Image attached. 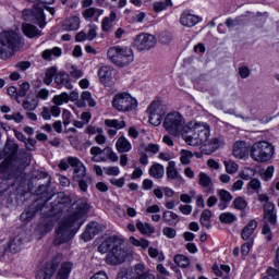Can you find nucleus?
<instances>
[{
    "mask_svg": "<svg viewBox=\"0 0 279 279\" xmlns=\"http://www.w3.org/2000/svg\"><path fill=\"white\" fill-rule=\"evenodd\" d=\"M62 120L63 125L66 128L68 125H71V121H73V113L71 111L63 109L62 111Z\"/></svg>",
    "mask_w": 279,
    "mask_h": 279,
    "instance_id": "nucleus-53",
    "label": "nucleus"
},
{
    "mask_svg": "<svg viewBox=\"0 0 279 279\" xmlns=\"http://www.w3.org/2000/svg\"><path fill=\"white\" fill-rule=\"evenodd\" d=\"M62 29L63 32H76V29H80V17L66 19L62 24Z\"/></svg>",
    "mask_w": 279,
    "mask_h": 279,
    "instance_id": "nucleus-29",
    "label": "nucleus"
},
{
    "mask_svg": "<svg viewBox=\"0 0 279 279\" xmlns=\"http://www.w3.org/2000/svg\"><path fill=\"white\" fill-rule=\"evenodd\" d=\"M162 219L168 226H178L180 223V216L173 211H163Z\"/></svg>",
    "mask_w": 279,
    "mask_h": 279,
    "instance_id": "nucleus-31",
    "label": "nucleus"
},
{
    "mask_svg": "<svg viewBox=\"0 0 279 279\" xmlns=\"http://www.w3.org/2000/svg\"><path fill=\"white\" fill-rule=\"evenodd\" d=\"M105 125L107 128H113L114 130H123L125 128V121L118 119H107L105 120Z\"/></svg>",
    "mask_w": 279,
    "mask_h": 279,
    "instance_id": "nucleus-41",
    "label": "nucleus"
},
{
    "mask_svg": "<svg viewBox=\"0 0 279 279\" xmlns=\"http://www.w3.org/2000/svg\"><path fill=\"white\" fill-rule=\"evenodd\" d=\"M45 206V203L39 204L38 201H36L33 205L28 207L25 213L21 214L20 219L21 221H32L34 217H36V214L38 210H43V207Z\"/></svg>",
    "mask_w": 279,
    "mask_h": 279,
    "instance_id": "nucleus-24",
    "label": "nucleus"
},
{
    "mask_svg": "<svg viewBox=\"0 0 279 279\" xmlns=\"http://www.w3.org/2000/svg\"><path fill=\"white\" fill-rule=\"evenodd\" d=\"M105 150L99 148V146H93L89 150V154L93 156L92 161L93 162H104L106 158L101 157V154H104Z\"/></svg>",
    "mask_w": 279,
    "mask_h": 279,
    "instance_id": "nucleus-36",
    "label": "nucleus"
},
{
    "mask_svg": "<svg viewBox=\"0 0 279 279\" xmlns=\"http://www.w3.org/2000/svg\"><path fill=\"white\" fill-rule=\"evenodd\" d=\"M107 56L116 66H128L134 62V51L128 46H113L107 51Z\"/></svg>",
    "mask_w": 279,
    "mask_h": 279,
    "instance_id": "nucleus-7",
    "label": "nucleus"
},
{
    "mask_svg": "<svg viewBox=\"0 0 279 279\" xmlns=\"http://www.w3.org/2000/svg\"><path fill=\"white\" fill-rule=\"evenodd\" d=\"M117 279H156L154 274L145 270V264L140 263L133 267L121 269Z\"/></svg>",
    "mask_w": 279,
    "mask_h": 279,
    "instance_id": "nucleus-11",
    "label": "nucleus"
},
{
    "mask_svg": "<svg viewBox=\"0 0 279 279\" xmlns=\"http://www.w3.org/2000/svg\"><path fill=\"white\" fill-rule=\"evenodd\" d=\"M233 208H235V210H245V208H247V201L242 196L234 198Z\"/></svg>",
    "mask_w": 279,
    "mask_h": 279,
    "instance_id": "nucleus-47",
    "label": "nucleus"
},
{
    "mask_svg": "<svg viewBox=\"0 0 279 279\" xmlns=\"http://www.w3.org/2000/svg\"><path fill=\"white\" fill-rule=\"evenodd\" d=\"M62 56V48L60 47H54L52 49H46L41 53V58L44 60H51V58H60Z\"/></svg>",
    "mask_w": 279,
    "mask_h": 279,
    "instance_id": "nucleus-33",
    "label": "nucleus"
},
{
    "mask_svg": "<svg viewBox=\"0 0 279 279\" xmlns=\"http://www.w3.org/2000/svg\"><path fill=\"white\" fill-rule=\"evenodd\" d=\"M173 40V35L169 32H163L159 35V43L161 45H170V43Z\"/></svg>",
    "mask_w": 279,
    "mask_h": 279,
    "instance_id": "nucleus-50",
    "label": "nucleus"
},
{
    "mask_svg": "<svg viewBox=\"0 0 279 279\" xmlns=\"http://www.w3.org/2000/svg\"><path fill=\"white\" fill-rule=\"evenodd\" d=\"M210 138V126L204 122L189 123L187 131L183 134V141L192 147L206 145Z\"/></svg>",
    "mask_w": 279,
    "mask_h": 279,
    "instance_id": "nucleus-4",
    "label": "nucleus"
},
{
    "mask_svg": "<svg viewBox=\"0 0 279 279\" xmlns=\"http://www.w3.org/2000/svg\"><path fill=\"white\" fill-rule=\"evenodd\" d=\"M163 236H167V239H175V235L178 234V231L171 227H166L162 230Z\"/></svg>",
    "mask_w": 279,
    "mask_h": 279,
    "instance_id": "nucleus-57",
    "label": "nucleus"
},
{
    "mask_svg": "<svg viewBox=\"0 0 279 279\" xmlns=\"http://www.w3.org/2000/svg\"><path fill=\"white\" fill-rule=\"evenodd\" d=\"M117 20V13L114 11H111L109 14V17H104L101 29L102 32H110L112 29V23Z\"/></svg>",
    "mask_w": 279,
    "mask_h": 279,
    "instance_id": "nucleus-35",
    "label": "nucleus"
},
{
    "mask_svg": "<svg viewBox=\"0 0 279 279\" xmlns=\"http://www.w3.org/2000/svg\"><path fill=\"white\" fill-rule=\"evenodd\" d=\"M264 221H266V225L270 223V226L278 223V214L274 203H266L264 205Z\"/></svg>",
    "mask_w": 279,
    "mask_h": 279,
    "instance_id": "nucleus-16",
    "label": "nucleus"
},
{
    "mask_svg": "<svg viewBox=\"0 0 279 279\" xmlns=\"http://www.w3.org/2000/svg\"><path fill=\"white\" fill-rule=\"evenodd\" d=\"M37 99H41L43 101H47L49 99V89L41 88L37 93Z\"/></svg>",
    "mask_w": 279,
    "mask_h": 279,
    "instance_id": "nucleus-64",
    "label": "nucleus"
},
{
    "mask_svg": "<svg viewBox=\"0 0 279 279\" xmlns=\"http://www.w3.org/2000/svg\"><path fill=\"white\" fill-rule=\"evenodd\" d=\"M83 101H87L89 108H95L97 102L93 99V94L88 90H85L81 94Z\"/></svg>",
    "mask_w": 279,
    "mask_h": 279,
    "instance_id": "nucleus-48",
    "label": "nucleus"
},
{
    "mask_svg": "<svg viewBox=\"0 0 279 279\" xmlns=\"http://www.w3.org/2000/svg\"><path fill=\"white\" fill-rule=\"evenodd\" d=\"M123 245H125L123 238L111 235L98 246V252L100 254H108V251L111 250L106 257V263L108 265H121L128 258V252L123 248Z\"/></svg>",
    "mask_w": 279,
    "mask_h": 279,
    "instance_id": "nucleus-3",
    "label": "nucleus"
},
{
    "mask_svg": "<svg viewBox=\"0 0 279 279\" xmlns=\"http://www.w3.org/2000/svg\"><path fill=\"white\" fill-rule=\"evenodd\" d=\"M23 241H25V233L11 236L7 243L9 252L16 254L23 247Z\"/></svg>",
    "mask_w": 279,
    "mask_h": 279,
    "instance_id": "nucleus-21",
    "label": "nucleus"
},
{
    "mask_svg": "<svg viewBox=\"0 0 279 279\" xmlns=\"http://www.w3.org/2000/svg\"><path fill=\"white\" fill-rule=\"evenodd\" d=\"M112 108L118 112H132L138 108V100L129 93H118L112 99Z\"/></svg>",
    "mask_w": 279,
    "mask_h": 279,
    "instance_id": "nucleus-10",
    "label": "nucleus"
},
{
    "mask_svg": "<svg viewBox=\"0 0 279 279\" xmlns=\"http://www.w3.org/2000/svg\"><path fill=\"white\" fill-rule=\"evenodd\" d=\"M158 40L156 36L149 33H141L134 37L133 47L136 48L137 51H150L156 47Z\"/></svg>",
    "mask_w": 279,
    "mask_h": 279,
    "instance_id": "nucleus-12",
    "label": "nucleus"
},
{
    "mask_svg": "<svg viewBox=\"0 0 279 279\" xmlns=\"http://www.w3.org/2000/svg\"><path fill=\"white\" fill-rule=\"evenodd\" d=\"M38 99L37 98H33L32 100H28L27 98L23 100L22 102V107L24 110H26V112H34V110H36V108H38Z\"/></svg>",
    "mask_w": 279,
    "mask_h": 279,
    "instance_id": "nucleus-40",
    "label": "nucleus"
},
{
    "mask_svg": "<svg viewBox=\"0 0 279 279\" xmlns=\"http://www.w3.org/2000/svg\"><path fill=\"white\" fill-rule=\"evenodd\" d=\"M136 228L142 234H154L156 232V229L151 225L144 223L141 220L136 222Z\"/></svg>",
    "mask_w": 279,
    "mask_h": 279,
    "instance_id": "nucleus-38",
    "label": "nucleus"
},
{
    "mask_svg": "<svg viewBox=\"0 0 279 279\" xmlns=\"http://www.w3.org/2000/svg\"><path fill=\"white\" fill-rule=\"evenodd\" d=\"M163 128L172 136H182L184 138V133L189 130V124L184 120V117L180 112L174 111L166 116L163 120Z\"/></svg>",
    "mask_w": 279,
    "mask_h": 279,
    "instance_id": "nucleus-6",
    "label": "nucleus"
},
{
    "mask_svg": "<svg viewBox=\"0 0 279 279\" xmlns=\"http://www.w3.org/2000/svg\"><path fill=\"white\" fill-rule=\"evenodd\" d=\"M29 88H32V85H29L28 82H24L20 85V89L17 90V94L20 97H25L27 93H29Z\"/></svg>",
    "mask_w": 279,
    "mask_h": 279,
    "instance_id": "nucleus-55",
    "label": "nucleus"
},
{
    "mask_svg": "<svg viewBox=\"0 0 279 279\" xmlns=\"http://www.w3.org/2000/svg\"><path fill=\"white\" fill-rule=\"evenodd\" d=\"M112 68L110 65H104L101 68H99L98 70V77H99V82L100 84H102V86H113L114 85V81H112Z\"/></svg>",
    "mask_w": 279,
    "mask_h": 279,
    "instance_id": "nucleus-17",
    "label": "nucleus"
},
{
    "mask_svg": "<svg viewBox=\"0 0 279 279\" xmlns=\"http://www.w3.org/2000/svg\"><path fill=\"white\" fill-rule=\"evenodd\" d=\"M116 148L120 154H128V151H132V143L125 136H120L116 143Z\"/></svg>",
    "mask_w": 279,
    "mask_h": 279,
    "instance_id": "nucleus-28",
    "label": "nucleus"
},
{
    "mask_svg": "<svg viewBox=\"0 0 279 279\" xmlns=\"http://www.w3.org/2000/svg\"><path fill=\"white\" fill-rule=\"evenodd\" d=\"M252 175H254V170L252 168H245L240 172V178H242V180H250Z\"/></svg>",
    "mask_w": 279,
    "mask_h": 279,
    "instance_id": "nucleus-63",
    "label": "nucleus"
},
{
    "mask_svg": "<svg viewBox=\"0 0 279 279\" xmlns=\"http://www.w3.org/2000/svg\"><path fill=\"white\" fill-rule=\"evenodd\" d=\"M149 113V123L151 125L158 126L162 123V117L166 114L165 106L160 100L153 101L147 109Z\"/></svg>",
    "mask_w": 279,
    "mask_h": 279,
    "instance_id": "nucleus-14",
    "label": "nucleus"
},
{
    "mask_svg": "<svg viewBox=\"0 0 279 279\" xmlns=\"http://www.w3.org/2000/svg\"><path fill=\"white\" fill-rule=\"evenodd\" d=\"M52 104H54V106H64V104H69V93L63 92L59 95H54L52 97Z\"/></svg>",
    "mask_w": 279,
    "mask_h": 279,
    "instance_id": "nucleus-43",
    "label": "nucleus"
},
{
    "mask_svg": "<svg viewBox=\"0 0 279 279\" xmlns=\"http://www.w3.org/2000/svg\"><path fill=\"white\" fill-rule=\"evenodd\" d=\"M248 189H252V191H254L255 193H260V189H262L260 180L252 179L248 182Z\"/></svg>",
    "mask_w": 279,
    "mask_h": 279,
    "instance_id": "nucleus-54",
    "label": "nucleus"
},
{
    "mask_svg": "<svg viewBox=\"0 0 279 279\" xmlns=\"http://www.w3.org/2000/svg\"><path fill=\"white\" fill-rule=\"evenodd\" d=\"M198 178H199L198 184L204 189H209V186L213 185V179H210L208 174H206L205 172H201Z\"/></svg>",
    "mask_w": 279,
    "mask_h": 279,
    "instance_id": "nucleus-46",
    "label": "nucleus"
},
{
    "mask_svg": "<svg viewBox=\"0 0 279 279\" xmlns=\"http://www.w3.org/2000/svg\"><path fill=\"white\" fill-rule=\"evenodd\" d=\"M8 95H10V97H13L16 101V104H21V99H19V89H16V87L11 86L7 89Z\"/></svg>",
    "mask_w": 279,
    "mask_h": 279,
    "instance_id": "nucleus-62",
    "label": "nucleus"
},
{
    "mask_svg": "<svg viewBox=\"0 0 279 279\" xmlns=\"http://www.w3.org/2000/svg\"><path fill=\"white\" fill-rule=\"evenodd\" d=\"M60 263H62V254H57L50 262L46 263L45 267L37 271L36 279H51Z\"/></svg>",
    "mask_w": 279,
    "mask_h": 279,
    "instance_id": "nucleus-13",
    "label": "nucleus"
},
{
    "mask_svg": "<svg viewBox=\"0 0 279 279\" xmlns=\"http://www.w3.org/2000/svg\"><path fill=\"white\" fill-rule=\"evenodd\" d=\"M225 168L227 173H230L231 175L236 173L239 171V163L229 160V161H223Z\"/></svg>",
    "mask_w": 279,
    "mask_h": 279,
    "instance_id": "nucleus-49",
    "label": "nucleus"
},
{
    "mask_svg": "<svg viewBox=\"0 0 279 279\" xmlns=\"http://www.w3.org/2000/svg\"><path fill=\"white\" fill-rule=\"evenodd\" d=\"M70 215L65 216L56 229L54 245H62L69 243L74 234L84 226V215H88L90 205L86 199H78L72 205Z\"/></svg>",
    "mask_w": 279,
    "mask_h": 279,
    "instance_id": "nucleus-1",
    "label": "nucleus"
},
{
    "mask_svg": "<svg viewBox=\"0 0 279 279\" xmlns=\"http://www.w3.org/2000/svg\"><path fill=\"white\" fill-rule=\"evenodd\" d=\"M258 228V222L256 220H251L241 231V239L243 241H251L252 234Z\"/></svg>",
    "mask_w": 279,
    "mask_h": 279,
    "instance_id": "nucleus-26",
    "label": "nucleus"
},
{
    "mask_svg": "<svg viewBox=\"0 0 279 279\" xmlns=\"http://www.w3.org/2000/svg\"><path fill=\"white\" fill-rule=\"evenodd\" d=\"M56 203L52 205V210H64L71 206V196L65 195L64 193H58L56 195Z\"/></svg>",
    "mask_w": 279,
    "mask_h": 279,
    "instance_id": "nucleus-23",
    "label": "nucleus"
},
{
    "mask_svg": "<svg viewBox=\"0 0 279 279\" xmlns=\"http://www.w3.org/2000/svg\"><path fill=\"white\" fill-rule=\"evenodd\" d=\"M195 156L193 151L186 150V149H181L180 151V162L181 165H191V159Z\"/></svg>",
    "mask_w": 279,
    "mask_h": 279,
    "instance_id": "nucleus-45",
    "label": "nucleus"
},
{
    "mask_svg": "<svg viewBox=\"0 0 279 279\" xmlns=\"http://www.w3.org/2000/svg\"><path fill=\"white\" fill-rule=\"evenodd\" d=\"M104 151L106 153L107 158H109V160L112 162H117V160H119V156L117 153H114V150H112V148L106 147Z\"/></svg>",
    "mask_w": 279,
    "mask_h": 279,
    "instance_id": "nucleus-58",
    "label": "nucleus"
},
{
    "mask_svg": "<svg viewBox=\"0 0 279 279\" xmlns=\"http://www.w3.org/2000/svg\"><path fill=\"white\" fill-rule=\"evenodd\" d=\"M37 1V4L34 5L33 10L26 9L23 11L22 16L24 21H33V23H36L39 25V27L43 29L45 25H47L46 17H45V8L47 5H51L54 3L56 0H35Z\"/></svg>",
    "mask_w": 279,
    "mask_h": 279,
    "instance_id": "nucleus-8",
    "label": "nucleus"
},
{
    "mask_svg": "<svg viewBox=\"0 0 279 279\" xmlns=\"http://www.w3.org/2000/svg\"><path fill=\"white\" fill-rule=\"evenodd\" d=\"M232 154L234 158L243 160V158L250 156V145L245 141H236L233 145Z\"/></svg>",
    "mask_w": 279,
    "mask_h": 279,
    "instance_id": "nucleus-18",
    "label": "nucleus"
},
{
    "mask_svg": "<svg viewBox=\"0 0 279 279\" xmlns=\"http://www.w3.org/2000/svg\"><path fill=\"white\" fill-rule=\"evenodd\" d=\"M197 23H202V17L191 13V11H184L180 16V24L183 27H195Z\"/></svg>",
    "mask_w": 279,
    "mask_h": 279,
    "instance_id": "nucleus-19",
    "label": "nucleus"
},
{
    "mask_svg": "<svg viewBox=\"0 0 279 279\" xmlns=\"http://www.w3.org/2000/svg\"><path fill=\"white\" fill-rule=\"evenodd\" d=\"M148 173L151 178H155V180H160V178L165 177V166L155 163L149 168Z\"/></svg>",
    "mask_w": 279,
    "mask_h": 279,
    "instance_id": "nucleus-30",
    "label": "nucleus"
},
{
    "mask_svg": "<svg viewBox=\"0 0 279 279\" xmlns=\"http://www.w3.org/2000/svg\"><path fill=\"white\" fill-rule=\"evenodd\" d=\"M16 154H19V146L12 140H7L3 150L0 153V159L4 160L0 163V173H3L4 180L19 179L25 171L23 163L16 162Z\"/></svg>",
    "mask_w": 279,
    "mask_h": 279,
    "instance_id": "nucleus-2",
    "label": "nucleus"
},
{
    "mask_svg": "<svg viewBox=\"0 0 279 279\" xmlns=\"http://www.w3.org/2000/svg\"><path fill=\"white\" fill-rule=\"evenodd\" d=\"M22 32L26 38H39V36H43V31L29 23L22 24Z\"/></svg>",
    "mask_w": 279,
    "mask_h": 279,
    "instance_id": "nucleus-25",
    "label": "nucleus"
},
{
    "mask_svg": "<svg viewBox=\"0 0 279 279\" xmlns=\"http://www.w3.org/2000/svg\"><path fill=\"white\" fill-rule=\"evenodd\" d=\"M104 14V10L101 9H95V8H89L86 9L85 11H83V16L85 19V21H90V19L97 16V19H99V16H101Z\"/></svg>",
    "mask_w": 279,
    "mask_h": 279,
    "instance_id": "nucleus-37",
    "label": "nucleus"
},
{
    "mask_svg": "<svg viewBox=\"0 0 279 279\" xmlns=\"http://www.w3.org/2000/svg\"><path fill=\"white\" fill-rule=\"evenodd\" d=\"M262 234L265 239V241L269 242L271 239H274V233L271 232V227L269 225H264L262 228Z\"/></svg>",
    "mask_w": 279,
    "mask_h": 279,
    "instance_id": "nucleus-52",
    "label": "nucleus"
},
{
    "mask_svg": "<svg viewBox=\"0 0 279 279\" xmlns=\"http://www.w3.org/2000/svg\"><path fill=\"white\" fill-rule=\"evenodd\" d=\"M72 269H73V264L71 262L63 263L57 275V279H69V276H71Z\"/></svg>",
    "mask_w": 279,
    "mask_h": 279,
    "instance_id": "nucleus-32",
    "label": "nucleus"
},
{
    "mask_svg": "<svg viewBox=\"0 0 279 279\" xmlns=\"http://www.w3.org/2000/svg\"><path fill=\"white\" fill-rule=\"evenodd\" d=\"M104 230V227L99 225L98 222L92 221L87 225V228L84 233L81 234V239L85 242L88 243V241H93L99 232Z\"/></svg>",
    "mask_w": 279,
    "mask_h": 279,
    "instance_id": "nucleus-15",
    "label": "nucleus"
},
{
    "mask_svg": "<svg viewBox=\"0 0 279 279\" xmlns=\"http://www.w3.org/2000/svg\"><path fill=\"white\" fill-rule=\"evenodd\" d=\"M57 88H66V90H73V84L71 83V76L66 72H59L54 77Z\"/></svg>",
    "mask_w": 279,
    "mask_h": 279,
    "instance_id": "nucleus-22",
    "label": "nucleus"
},
{
    "mask_svg": "<svg viewBox=\"0 0 279 279\" xmlns=\"http://www.w3.org/2000/svg\"><path fill=\"white\" fill-rule=\"evenodd\" d=\"M210 145L214 151H217L219 147H223L226 145V140L223 137H216L210 141Z\"/></svg>",
    "mask_w": 279,
    "mask_h": 279,
    "instance_id": "nucleus-51",
    "label": "nucleus"
},
{
    "mask_svg": "<svg viewBox=\"0 0 279 279\" xmlns=\"http://www.w3.org/2000/svg\"><path fill=\"white\" fill-rule=\"evenodd\" d=\"M220 203L218 204L219 210H226L228 208L230 202H232V194L228 192L227 190H220L218 192Z\"/></svg>",
    "mask_w": 279,
    "mask_h": 279,
    "instance_id": "nucleus-27",
    "label": "nucleus"
},
{
    "mask_svg": "<svg viewBox=\"0 0 279 279\" xmlns=\"http://www.w3.org/2000/svg\"><path fill=\"white\" fill-rule=\"evenodd\" d=\"M166 174L169 180H175L178 178V168H175V161L168 162Z\"/></svg>",
    "mask_w": 279,
    "mask_h": 279,
    "instance_id": "nucleus-44",
    "label": "nucleus"
},
{
    "mask_svg": "<svg viewBox=\"0 0 279 279\" xmlns=\"http://www.w3.org/2000/svg\"><path fill=\"white\" fill-rule=\"evenodd\" d=\"M86 134H89V136H93L95 134H104L102 128H97L93 125H88L85 130Z\"/></svg>",
    "mask_w": 279,
    "mask_h": 279,
    "instance_id": "nucleus-60",
    "label": "nucleus"
},
{
    "mask_svg": "<svg viewBox=\"0 0 279 279\" xmlns=\"http://www.w3.org/2000/svg\"><path fill=\"white\" fill-rule=\"evenodd\" d=\"M21 47V35L16 31H4L0 33V58L8 60L19 51Z\"/></svg>",
    "mask_w": 279,
    "mask_h": 279,
    "instance_id": "nucleus-5",
    "label": "nucleus"
},
{
    "mask_svg": "<svg viewBox=\"0 0 279 279\" xmlns=\"http://www.w3.org/2000/svg\"><path fill=\"white\" fill-rule=\"evenodd\" d=\"M236 215L226 211L219 215V221L221 223H227L228 226H231V223H234L236 221Z\"/></svg>",
    "mask_w": 279,
    "mask_h": 279,
    "instance_id": "nucleus-42",
    "label": "nucleus"
},
{
    "mask_svg": "<svg viewBox=\"0 0 279 279\" xmlns=\"http://www.w3.org/2000/svg\"><path fill=\"white\" fill-rule=\"evenodd\" d=\"M274 145L268 142H256L251 147L250 156L255 162H268L274 157Z\"/></svg>",
    "mask_w": 279,
    "mask_h": 279,
    "instance_id": "nucleus-9",
    "label": "nucleus"
},
{
    "mask_svg": "<svg viewBox=\"0 0 279 279\" xmlns=\"http://www.w3.org/2000/svg\"><path fill=\"white\" fill-rule=\"evenodd\" d=\"M213 217V211L210 209H204L201 215V226L206 228L207 230H210L213 228V225L210 223V218Z\"/></svg>",
    "mask_w": 279,
    "mask_h": 279,
    "instance_id": "nucleus-34",
    "label": "nucleus"
},
{
    "mask_svg": "<svg viewBox=\"0 0 279 279\" xmlns=\"http://www.w3.org/2000/svg\"><path fill=\"white\" fill-rule=\"evenodd\" d=\"M70 167L74 168L73 178L76 182L77 180H84V178H86V166H84V162H82L80 158L70 159Z\"/></svg>",
    "mask_w": 279,
    "mask_h": 279,
    "instance_id": "nucleus-20",
    "label": "nucleus"
},
{
    "mask_svg": "<svg viewBox=\"0 0 279 279\" xmlns=\"http://www.w3.org/2000/svg\"><path fill=\"white\" fill-rule=\"evenodd\" d=\"M70 75L74 80H80V77L84 76V72H82V70L77 69V66L72 65L71 70H70Z\"/></svg>",
    "mask_w": 279,
    "mask_h": 279,
    "instance_id": "nucleus-59",
    "label": "nucleus"
},
{
    "mask_svg": "<svg viewBox=\"0 0 279 279\" xmlns=\"http://www.w3.org/2000/svg\"><path fill=\"white\" fill-rule=\"evenodd\" d=\"M263 279H279V270L276 268H268L267 275Z\"/></svg>",
    "mask_w": 279,
    "mask_h": 279,
    "instance_id": "nucleus-61",
    "label": "nucleus"
},
{
    "mask_svg": "<svg viewBox=\"0 0 279 279\" xmlns=\"http://www.w3.org/2000/svg\"><path fill=\"white\" fill-rule=\"evenodd\" d=\"M104 173H106V175H119L121 169H119V166L105 167Z\"/></svg>",
    "mask_w": 279,
    "mask_h": 279,
    "instance_id": "nucleus-56",
    "label": "nucleus"
},
{
    "mask_svg": "<svg viewBox=\"0 0 279 279\" xmlns=\"http://www.w3.org/2000/svg\"><path fill=\"white\" fill-rule=\"evenodd\" d=\"M173 260L175 263V266L181 267V269H186V267L191 265V259L182 254L175 255Z\"/></svg>",
    "mask_w": 279,
    "mask_h": 279,
    "instance_id": "nucleus-39",
    "label": "nucleus"
}]
</instances>
